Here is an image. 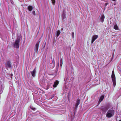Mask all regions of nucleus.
Listing matches in <instances>:
<instances>
[{"label": "nucleus", "mask_w": 121, "mask_h": 121, "mask_svg": "<svg viewBox=\"0 0 121 121\" xmlns=\"http://www.w3.org/2000/svg\"><path fill=\"white\" fill-rule=\"evenodd\" d=\"M107 4H106V6L107 5Z\"/></svg>", "instance_id": "cd10ccee"}, {"label": "nucleus", "mask_w": 121, "mask_h": 121, "mask_svg": "<svg viewBox=\"0 0 121 121\" xmlns=\"http://www.w3.org/2000/svg\"><path fill=\"white\" fill-rule=\"evenodd\" d=\"M20 38H18L15 41V43L13 44V46L14 48H18L19 45V42Z\"/></svg>", "instance_id": "f03ea898"}, {"label": "nucleus", "mask_w": 121, "mask_h": 121, "mask_svg": "<svg viewBox=\"0 0 121 121\" xmlns=\"http://www.w3.org/2000/svg\"><path fill=\"white\" fill-rule=\"evenodd\" d=\"M112 0L113 1H115V2H116L117 1V0Z\"/></svg>", "instance_id": "393cba45"}, {"label": "nucleus", "mask_w": 121, "mask_h": 121, "mask_svg": "<svg viewBox=\"0 0 121 121\" xmlns=\"http://www.w3.org/2000/svg\"><path fill=\"white\" fill-rule=\"evenodd\" d=\"M59 82L58 81H56L54 82V84L53 85V86L54 87H56L58 85Z\"/></svg>", "instance_id": "1a4fd4ad"}, {"label": "nucleus", "mask_w": 121, "mask_h": 121, "mask_svg": "<svg viewBox=\"0 0 121 121\" xmlns=\"http://www.w3.org/2000/svg\"><path fill=\"white\" fill-rule=\"evenodd\" d=\"M64 92L65 93H67L68 91V86H65L63 88Z\"/></svg>", "instance_id": "6e6552de"}, {"label": "nucleus", "mask_w": 121, "mask_h": 121, "mask_svg": "<svg viewBox=\"0 0 121 121\" xmlns=\"http://www.w3.org/2000/svg\"><path fill=\"white\" fill-rule=\"evenodd\" d=\"M31 109L33 110H36V108H31Z\"/></svg>", "instance_id": "4be33fe9"}, {"label": "nucleus", "mask_w": 121, "mask_h": 121, "mask_svg": "<svg viewBox=\"0 0 121 121\" xmlns=\"http://www.w3.org/2000/svg\"><path fill=\"white\" fill-rule=\"evenodd\" d=\"M63 30V28H61V30Z\"/></svg>", "instance_id": "bb28decb"}, {"label": "nucleus", "mask_w": 121, "mask_h": 121, "mask_svg": "<svg viewBox=\"0 0 121 121\" xmlns=\"http://www.w3.org/2000/svg\"><path fill=\"white\" fill-rule=\"evenodd\" d=\"M111 78L112 81L113 85L114 87L116 85V80L115 76L114 74V70L112 71V74L111 75Z\"/></svg>", "instance_id": "7ed1b4c3"}, {"label": "nucleus", "mask_w": 121, "mask_h": 121, "mask_svg": "<svg viewBox=\"0 0 121 121\" xmlns=\"http://www.w3.org/2000/svg\"><path fill=\"white\" fill-rule=\"evenodd\" d=\"M63 12H64V13H63V17H65V14H64V13H65V12L64 11H63Z\"/></svg>", "instance_id": "412c9836"}, {"label": "nucleus", "mask_w": 121, "mask_h": 121, "mask_svg": "<svg viewBox=\"0 0 121 121\" xmlns=\"http://www.w3.org/2000/svg\"><path fill=\"white\" fill-rule=\"evenodd\" d=\"M116 4H114V5H115Z\"/></svg>", "instance_id": "c756f323"}, {"label": "nucleus", "mask_w": 121, "mask_h": 121, "mask_svg": "<svg viewBox=\"0 0 121 121\" xmlns=\"http://www.w3.org/2000/svg\"><path fill=\"white\" fill-rule=\"evenodd\" d=\"M39 43H37L36 44L35 47V52H37L38 49Z\"/></svg>", "instance_id": "423d86ee"}, {"label": "nucleus", "mask_w": 121, "mask_h": 121, "mask_svg": "<svg viewBox=\"0 0 121 121\" xmlns=\"http://www.w3.org/2000/svg\"><path fill=\"white\" fill-rule=\"evenodd\" d=\"M114 56L113 54H112V58H113V57Z\"/></svg>", "instance_id": "a878e982"}, {"label": "nucleus", "mask_w": 121, "mask_h": 121, "mask_svg": "<svg viewBox=\"0 0 121 121\" xmlns=\"http://www.w3.org/2000/svg\"><path fill=\"white\" fill-rule=\"evenodd\" d=\"M31 73L32 76L33 77H35V76L36 73L35 68L33 71L31 72Z\"/></svg>", "instance_id": "0eeeda50"}, {"label": "nucleus", "mask_w": 121, "mask_h": 121, "mask_svg": "<svg viewBox=\"0 0 121 121\" xmlns=\"http://www.w3.org/2000/svg\"><path fill=\"white\" fill-rule=\"evenodd\" d=\"M52 2L53 5H54L55 4V0H51Z\"/></svg>", "instance_id": "dca6fc26"}, {"label": "nucleus", "mask_w": 121, "mask_h": 121, "mask_svg": "<svg viewBox=\"0 0 121 121\" xmlns=\"http://www.w3.org/2000/svg\"><path fill=\"white\" fill-rule=\"evenodd\" d=\"M119 121H121V120H120Z\"/></svg>", "instance_id": "c85d7f7f"}, {"label": "nucleus", "mask_w": 121, "mask_h": 121, "mask_svg": "<svg viewBox=\"0 0 121 121\" xmlns=\"http://www.w3.org/2000/svg\"><path fill=\"white\" fill-rule=\"evenodd\" d=\"M104 15H103L101 16V18H100V20L102 22V23L104 21Z\"/></svg>", "instance_id": "9d476101"}, {"label": "nucleus", "mask_w": 121, "mask_h": 121, "mask_svg": "<svg viewBox=\"0 0 121 121\" xmlns=\"http://www.w3.org/2000/svg\"><path fill=\"white\" fill-rule=\"evenodd\" d=\"M114 28L116 30H118V26L116 24H115L114 26Z\"/></svg>", "instance_id": "ddd939ff"}, {"label": "nucleus", "mask_w": 121, "mask_h": 121, "mask_svg": "<svg viewBox=\"0 0 121 121\" xmlns=\"http://www.w3.org/2000/svg\"><path fill=\"white\" fill-rule=\"evenodd\" d=\"M72 35L73 39L74 38V32H73L72 33Z\"/></svg>", "instance_id": "f3484780"}, {"label": "nucleus", "mask_w": 121, "mask_h": 121, "mask_svg": "<svg viewBox=\"0 0 121 121\" xmlns=\"http://www.w3.org/2000/svg\"><path fill=\"white\" fill-rule=\"evenodd\" d=\"M5 67L6 68L8 67L9 68H11V65L10 64V62L9 61H8L7 62L6 64H5Z\"/></svg>", "instance_id": "39448f33"}, {"label": "nucleus", "mask_w": 121, "mask_h": 121, "mask_svg": "<svg viewBox=\"0 0 121 121\" xmlns=\"http://www.w3.org/2000/svg\"><path fill=\"white\" fill-rule=\"evenodd\" d=\"M60 66H61L62 65V60H60Z\"/></svg>", "instance_id": "a211bd4d"}, {"label": "nucleus", "mask_w": 121, "mask_h": 121, "mask_svg": "<svg viewBox=\"0 0 121 121\" xmlns=\"http://www.w3.org/2000/svg\"><path fill=\"white\" fill-rule=\"evenodd\" d=\"M118 69L120 71V68L118 66Z\"/></svg>", "instance_id": "5701e85b"}, {"label": "nucleus", "mask_w": 121, "mask_h": 121, "mask_svg": "<svg viewBox=\"0 0 121 121\" xmlns=\"http://www.w3.org/2000/svg\"><path fill=\"white\" fill-rule=\"evenodd\" d=\"M56 35L57 37H58L60 34V30H58L56 31Z\"/></svg>", "instance_id": "2eb2a0df"}, {"label": "nucleus", "mask_w": 121, "mask_h": 121, "mask_svg": "<svg viewBox=\"0 0 121 121\" xmlns=\"http://www.w3.org/2000/svg\"><path fill=\"white\" fill-rule=\"evenodd\" d=\"M80 100H77L76 103V108H77L80 104Z\"/></svg>", "instance_id": "f8f14e48"}, {"label": "nucleus", "mask_w": 121, "mask_h": 121, "mask_svg": "<svg viewBox=\"0 0 121 121\" xmlns=\"http://www.w3.org/2000/svg\"><path fill=\"white\" fill-rule=\"evenodd\" d=\"M11 3L12 4H14V2H13L12 0H11Z\"/></svg>", "instance_id": "aec40b11"}, {"label": "nucleus", "mask_w": 121, "mask_h": 121, "mask_svg": "<svg viewBox=\"0 0 121 121\" xmlns=\"http://www.w3.org/2000/svg\"><path fill=\"white\" fill-rule=\"evenodd\" d=\"M28 8L29 10L30 11H31L33 9V8L31 6H29Z\"/></svg>", "instance_id": "4468645a"}, {"label": "nucleus", "mask_w": 121, "mask_h": 121, "mask_svg": "<svg viewBox=\"0 0 121 121\" xmlns=\"http://www.w3.org/2000/svg\"><path fill=\"white\" fill-rule=\"evenodd\" d=\"M2 91H3V90L2 89L1 90V91H0V93H2Z\"/></svg>", "instance_id": "b1692460"}, {"label": "nucleus", "mask_w": 121, "mask_h": 121, "mask_svg": "<svg viewBox=\"0 0 121 121\" xmlns=\"http://www.w3.org/2000/svg\"><path fill=\"white\" fill-rule=\"evenodd\" d=\"M114 111L113 109L109 110L107 112L106 117L108 118L113 117L114 114Z\"/></svg>", "instance_id": "f257e3e1"}, {"label": "nucleus", "mask_w": 121, "mask_h": 121, "mask_svg": "<svg viewBox=\"0 0 121 121\" xmlns=\"http://www.w3.org/2000/svg\"><path fill=\"white\" fill-rule=\"evenodd\" d=\"M98 37V36L97 35H94L92 36V38L91 43L92 44L93 42Z\"/></svg>", "instance_id": "20e7f679"}, {"label": "nucleus", "mask_w": 121, "mask_h": 121, "mask_svg": "<svg viewBox=\"0 0 121 121\" xmlns=\"http://www.w3.org/2000/svg\"><path fill=\"white\" fill-rule=\"evenodd\" d=\"M104 98V96H101L100 98V99L99 100V102L100 103L103 100Z\"/></svg>", "instance_id": "9b49d317"}, {"label": "nucleus", "mask_w": 121, "mask_h": 121, "mask_svg": "<svg viewBox=\"0 0 121 121\" xmlns=\"http://www.w3.org/2000/svg\"><path fill=\"white\" fill-rule=\"evenodd\" d=\"M32 13L34 15H35V11H33V12H32Z\"/></svg>", "instance_id": "6ab92c4d"}]
</instances>
